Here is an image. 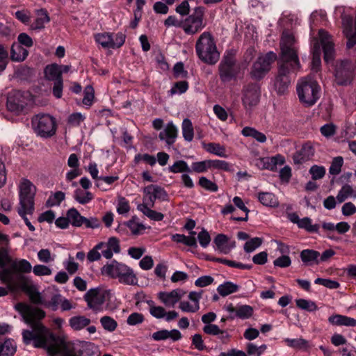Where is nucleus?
<instances>
[{"label":"nucleus","instance_id":"obj_1","mask_svg":"<svg viewBox=\"0 0 356 356\" xmlns=\"http://www.w3.org/2000/svg\"><path fill=\"white\" fill-rule=\"evenodd\" d=\"M15 308L22 316L24 322L31 327L30 329L22 330L24 344L33 343L35 348L46 349L51 356L83 355V351L77 348L74 343L66 341L63 337L55 335L40 322L45 316L42 309L24 302L16 304Z\"/></svg>","mask_w":356,"mask_h":356},{"label":"nucleus","instance_id":"obj_2","mask_svg":"<svg viewBox=\"0 0 356 356\" xmlns=\"http://www.w3.org/2000/svg\"><path fill=\"white\" fill-rule=\"evenodd\" d=\"M0 242L2 245H7L8 243V236L0 233ZM10 264L13 270L28 273L31 271L32 266L29 261L26 259H19L12 261L7 249L1 245L0 247V280L6 284H10L13 282V273L11 269L6 268V266Z\"/></svg>","mask_w":356,"mask_h":356},{"label":"nucleus","instance_id":"obj_3","mask_svg":"<svg viewBox=\"0 0 356 356\" xmlns=\"http://www.w3.org/2000/svg\"><path fill=\"white\" fill-rule=\"evenodd\" d=\"M318 37L321 44L316 40L312 47V70L314 72L318 71L321 63V44L323 46L325 61L329 62L332 60L334 55V43L331 35L325 31L320 29L318 31Z\"/></svg>","mask_w":356,"mask_h":356},{"label":"nucleus","instance_id":"obj_4","mask_svg":"<svg viewBox=\"0 0 356 356\" xmlns=\"http://www.w3.org/2000/svg\"><path fill=\"white\" fill-rule=\"evenodd\" d=\"M195 51L198 58L205 63L216 64L220 58L216 42L209 32L202 33L197 39Z\"/></svg>","mask_w":356,"mask_h":356},{"label":"nucleus","instance_id":"obj_5","mask_svg":"<svg viewBox=\"0 0 356 356\" xmlns=\"http://www.w3.org/2000/svg\"><path fill=\"white\" fill-rule=\"evenodd\" d=\"M101 273L103 275L118 279L120 283L124 284L136 285L138 283V278L134 270L128 266L116 260L103 266Z\"/></svg>","mask_w":356,"mask_h":356},{"label":"nucleus","instance_id":"obj_6","mask_svg":"<svg viewBox=\"0 0 356 356\" xmlns=\"http://www.w3.org/2000/svg\"><path fill=\"white\" fill-rule=\"evenodd\" d=\"M297 93L302 104L313 106L321 95V88L316 81L310 76L301 79L297 84Z\"/></svg>","mask_w":356,"mask_h":356},{"label":"nucleus","instance_id":"obj_7","mask_svg":"<svg viewBox=\"0 0 356 356\" xmlns=\"http://www.w3.org/2000/svg\"><path fill=\"white\" fill-rule=\"evenodd\" d=\"M280 58L278 62L293 64L300 66L298 55V47L293 34L284 31L280 40Z\"/></svg>","mask_w":356,"mask_h":356},{"label":"nucleus","instance_id":"obj_8","mask_svg":"<svg viewBox=\"0 0 356 356\" xmlns=\"http://www.w3.org/2000/svg\"><path fill=\"white\" fill-rule=\"evenodd\" d=\"M239 72L236 54L233 50L226 51L218 65V74L222 82H229L235 79Z\"/></svg>","mask_w":356,"mask_h":356},{"label":"nucleus","instance_id":"obj_9","mask_svg":"<svg viewBox=\"0 0 356 356\" xmlns=\"http://www.w3.org/2000/svg\"><path fill=\"white\" fill-rule=\"evenodd\" d=\"M278 72L274 81V88L280 95L284 94L287 90L290 83V76L296 74L300 68V66H294L293 64L278 62Z\"/></svg>","mask_w":356,"mask_h":356},{"label":"nucleus","instance_id":"obj_10","mask_svg":"<svg viewBox=\"0 0 356 356\" xmlns=\"http://www.w3.org/2000/svg\"><path fill=\"white\" fill-rule=\"evenodd\" d=\"M32 126L38 135L49 138L55 134L56 124L55 119L47 114H38L32 119Z\"/></svg>","mask_w":356,"mask_h":356},{"label":"nucleus","instance_id":"obj_11","mask_svg":"<svg viewBox=\"0 0 356 356\" xmlns=\"http://www.w3.org/2000/svg\"><path fill=\"white\" fill-rule=\"evenodd\" d=\"M109 291L102 288H93L89 289L84 295L83 299L87 302L88 307L99 312L102 311L103 305L109 298Z\"/></svg>","mask_w":356,"mask_h":356},{"label":"nucleus","instance_id":"obj_12","mask_svg":"<svg viewBox=\"0 0 356 356\" xmlns=\"http://www.w3.org/2000/svg\"><path fill=\"white\" fill-rule=\"evenodd\" d=\"M277 59V55L270 51L259 56L253 64L250 72L251 76L255 80L261 79L270 70L271 64Z\"/></svg>","mask_w":356,"mask_h":356},{"label":"nucleus","instance_id":"obj_13","mask_svg":"<svg viewBox=\"0 0 356 356\" xmlns=\"http://www.w3.org/2000/svg\"><path fill=\"white\" fill-rule=\"evenodd\" d=\"M35 193V187L28 179H24L19 186V209H25L29 212H33Z\"/></svg>","mask_w":356,"mask_h":356},{"label":"nucleus","instance_id":"obj_14","mask_svg":"<svg viewBox=\"0 0 356 356\" xmlns=\"http://www.w3.org/2000/svg\"><path fill=\"white\" fill-rule=\"evenodd\" d=\"M125 38V35L121 32L115 34L104 32L95 35V42L104 49L119 48L124 43Z\"/></svg>","mask_w":356,"mask_h":356},{"label":"nucleus","instance_id":"obj_15","mask_svg":"<svg viewBox=\"0 0 356 356\" xmlns=\"http://www.w3.org/2000/svg\"><path fill=\"white\" fill-rule=\"evenodd\" d=\"M204 10L198 7L187 18L183 20L182 29L186 34L193 35L200 31L204 27Z\"/></svg>","mask_w":356,"mask_h":356},{"label":"nucleus","instance_id":"obj_16","mask_svg":"<svg viewBox=\"0 0 356 356\" xmlns=\"http://www.w3.org/2000/svg\"><path fill=\"white\" fill-rule=\"evenodd\" d=\"M143 202L150 207H154L156 200L161 201L168 200V193L163 188L154 184H150L143 189Z\"/></svg>","mask_w":356,"mask_h":356},{"label":"nucleus","instance_id":"obj_17","mask_svg":"<svg viewBox=\"0 0 356 356\" xmlns=\"http://www.w3.org/2000/svg\"><path fill=\"white\" fill-rule=\"evenodd\" d=\"M259 88L256 84H248L243 87L242 102L246 110H251L259 102Z\"/></svg>","mask_w":356,"mask_h":356},{"label":"nucleus","instance_id":"obj_18","mask_svg":"<svg viewBox=\"0 0 356 356\" xmlns=\"http://www.w3.org/2000/svg\"><path fill=\"white\" fill-rule=\"evenodd\" d=\"M186 291L176 289L170 292H159L158 298L167 307H173L185 296Z\"/></svg>","mask_w":356,"mask_h":356},{"label":"nucleus","instance_id":"obj_19","mask_svg":"<svg viewBox=\"0 0 356 356\" xmlns=\"http://www.w3.org/2000/svg\"><path fill=\"white\" fill-rule=\"evenodd\" d=\"M285 159L283 156L277 154L270 157L260 158L257 161L256 165L260 169H266L275 171L277 165H283Z\"/></svg>","mask_w":356,"mask_h":356},{"label":"nucleus","instance_id":"obj_20","mask_svg":"<svg viewBox=\"0 0 356 356\" xmlns=\"http://www.w3.org/2000/svg\"><path fill=\"white\" fill-rule=\"evenodd\" d=\"M178 130L172 122H168L159 134L161 140H164L168 146L173 145L177 137Z\"/></svg>","mask_w":356,"mask_h":356},{"label":"nucleus","instance_id":"obj_21","mask_svg":"<svg viewBox=\"0 0 356 356\" xmlns=\"http://www.w3.org/2000/svg\"><path fill=\"white\" fill-rule=\"evenodd\" d=\"M214 243L217 250L223 254H228L235 247V241H229L228 237L222 234L216 236Z\"/></svg>","mask_w":356,"mask_h":356},{"label":"nucleus","instance_id":"obj_22","mask_svg":"<svg viewBox=\"0 0 356 356\" xmlns=\"http://www.w3.org/2000/svg\"><path fill=\"white\" fill-rule=\"evenodd\" d=\"M328 322L335 326L354 327L356 325V319L341 314H334L328 318Z\"/></svg>","mask_w":356,"mask_h":356},{"label":"nucleus","instance_id":"obj_23","mask_svg":"<svg viewBox=\"0 0 356 356\" xmlns=\"http://www.w3.org/2000/svg\"><path fill=\"white\" fill-rule=\"evenodd\" d=\"M314 154V149L309 144L304 145L301 149L295 154L293 159L295 163H302L309 160Z\"/></svg>","mask_w":356,"mask_h":356},{"label":"nucleus","instance_id":"obj_24","mask_svg":"<svg viewBox=\"0 0 356 356\" xmlns=\"http://www.w3.org/2000/svg\"><path fill=\"white\" fill-rule=\"evenodd\" d=\"M21 94L19 92H15L10 95L7 99V108L9 111L19 113L24 108V103L19 99Z\"/></svg>","mask_w":356,"mask_h":356},{"label":"nucleus","instance_id":"obj_25","mask_svg":"<svg viewBox=\"0 0 356 356\" xmlns=\"http://www.w3.org/2000/svg\"><path fill=\"white\" fill-rule=\"evenodd\" d=\"M137 209L150 220L154 221H161L164 218L163 213L151 209L150 207L146 203L138 204Z\"/></svg>","mask_w":356,"mask_h":356},{"label":"nucleus","instance_id":"obj_26","mask_svg":"<svg viewBox=\"0 0 356 356\" xmlns=\"http://www.w3.org/2000/svg\"><path fill=\"white\" fill-rule=\"evenodd\" d=\"M259 201L266 207H275L279 204V202L276 196L269 192H261L257 195Z\"/></svg>","mask_w":356,"mask_h":356},{"label":"nucleus","instance_id":"obj_27","mask_svg":"<svg viewBox=\"0 0 356 356\" xmlns=\"http://www.w3.org/2000/svg\"><path fill=\"white\" fill-rule=\"evenodd\" d=\"M17 350L16 343L8 339L3 343L0 342V356H14Z\"/></svg>","mask_w":356,"mask_h":356},{"label":"nucleus","instance_id":"obj_28","mask_svg":"<svg viewBox=\"0 0 356 356\" xmlns=\"http://www.w3.org/2000/svg\"><path fill=\"white\" fill-rule=\"evenodd\" d=\"M90 319L84 316H76L70 318L69 324L74 330H81L88 326L90 323Z\"/></svg>","mask_w":356,"mask_h":356},{"label":"nucleus","instance_id":"obj_29","mask_svg":"<svg viewBox=\"0 0 356 356\" xmlns=\"http://www.w3.org/2000/svg\"><path fill=\"white\" fill-rule=\"evenodd\" d=\"M348 197L356 199V190L350 185L345 184L338 192L336 199L339 203H342Z\"/></svg>","mask_w":356,"mask_h":356},{"label":"nucleus","instance_id":"obj_30","mask_svg":"<svg viewBox=\"0 0 356 356\" xmlns=\"http://www.w3.org/2000/svg\"><path fill=\"white\" fill-rule=\"evenodd\" d=\"M239 286L232 282H225L217 288L218 293L222 297L227 296L239 290Z\"/></svg>","mask_w":356,"mask_h":356},{"label":"nucleus","instance_id":"obj_31","mask_svg":"<svg viewBox=\"0 0 356 356\" xmlns=\"http://www.w3.org/2000/svg\"><path fill=\"white\" fill-rule=\"evenodd\" d=\"M44 74L45 77L51 81H57L63 79L60 76V67L56 64L47 65L44 70Z\"/></svg>","mask_w":356,"mask_h":356},{"label":"nucleus","instance_id":"obj_32","mask_svg":"<svg viewBox=\"0 0 356 356\" xmlns=\"http://www.w3.org/2000/svg\"><path fill=\"white\" fill-rule=\"evenodd\" d=\"M241 134L245 137H251L261 143L266 141V136L265 134L252 127H244L241 131Z\"/></svg>","mask_w":356,"mask_h":356},{"label":"nucleus","instance_id":"obj_33","mask_svg":"<svg viewBox=\"0 0 356 356\" xmlns=\"http://www.w3.org/2000/svg\"><path fill=\"white\" fill-rule=\"evenodd\" d=\"M284 341L288 346L298 350H306L309 347L308 341L302 338H286L284 339Z\"/></svg>","mask_w":356,"mask_h":356},{"label":"nucleus","instance_id":"obj_34","mask_svg":"<svg viewBox=\"0 0 356 356\" xmlns=\"http://www.w3.org/2000/svg\"><path fill=\"white\" fill-rule=\"evenodd\" d=\"M319 257L320 253L313 250H304L300 253L302 261L307 264H311L312 263L318 264L319 262L318 260Z\"/></svg>","mask_w":356,"mask_h":356},{"label":"nucleus","instance_id":"obj_35","mask_svg":"<svg viewBox=\"0 0 356 356\" xmlns=\"http://www.w3.org/2000/svg\"><path fill=\"white\" fill-rule=\"evenodd\" d=\"M49 22V17L46 11L41 10L38 12L35 21L31 24V29L33 30L42 29L44 24Z\"/></svg>","mask_w":356,"mask_h":356},{"label":"nucleus","instance_id":"obj_36","mask_svg":"<svg viewBox=\"0 0 356 356\" xmlns=\"http://www.w3.org/2000/svg\"><path fill=\"white\" fill-rule=\"evenodd\" d=\"M253 314V308L247 305H238L236 314L229 316V318L234 319L235 317H238L241 319H247L250 318Z\"/></svg>","mask_w":356,"mask_h":356},{"label":"nucleus","instance_id":"obj_37","mask_svg":"<svg viewBox=\"0 0 356 356\" xmlns=\"http://www.w3.org/2000/svg\"><path fill=\"white\" fill-rule=\"evenodd\" d=\"M182 135L185 140L191 142L194 137V129L191 121L184 119L181 124Z\"/></svg>","mask_w":356,"mask_h":356},{"label":"nucleus","instance_id":"obj_38","mask_svg":"<svg viewBox=\"0 0 356 356\" xmlns=\"http://www.w3.org/2000/svg\"><path fill=\"white\" fill-rule=\"evenodd\" d=\"M29 51L22 46L13 45L11 49V58L15 61H23L26 59Z\"/></svg>","mask_w":356,"mask_h":356},{"label":"nucleus","instance_id":"obj_39","mask_svg":"<svg viewBox=\"0 0 356 356\" xmlns=\"http://www.w3.org/2000/svg\"><path fill=\"white\" fill-rule=\"evenodd\" d=\"M205 149L213 154L226 158V149L224 146L216 143H209L205 145Z\"/></svg>","mask_w":356,"mask_h":356},{"label":"nucleus","instance_id":"obj_40","mask_svg":"<svg viewBox=\"0 0 356 356\" xmlns=\"http://www.w3.org/2000/svg\"><path fill=\"white\" fill-rule=\"evenodd\" d=\"M74 197L79 203L86 204L90 202L94 198V196L89 191L78 188L74 191Z\"/></svg>","mask_w":356,"mask_h":356},{"label":"nucleus","instance_id":"obj_41","mask_svg":"<svg viewBox=\"0 0 356 356\" xmlns=\"http://www.w3.org/2000/svg\"><path fill=\"white\" fill-rule=\"evenodd\" d=\"M172 238L173 241L184 243L190 247L196 248L197 246L196 238L193 236H187L184 234H176L172 236Z\"/></svg>","mask_w":356,"mask_h":356},{"label":"nucleus","instance_id":"obj_42","mask_svg":"<svg viewBox=\"0 0 356 356\" xmlns=\"http://www.w3.org/2000/svg\"><path fill=\"white\" fill-rule=\"evenodd\" d=\"M70 223L75 227L83 225V216H81L79 211L75 209H70L67 213Z\"/></svg>","mask_w":356,"mask_h":356},{"label":"nucleus","instance_id":"obj_43","mask_svg":"<svg viewBox=\"0 0 356 356\" xmlns=\"http://www.w3.org/2000/svg\"><path fill=\"white\" fill-rule=\"evenodd\" d=\"M210 161V169H215L218 170H222L225 172L232 171V165L222 160H209Z\"/></svg>","mask_w":356,"mask_h":356},{"label":"nucleus","instance_id":"obj_44","mask_svg":"<svg viewBox=\"0 0 356 356\" xmlns=\"http://www.w3.org/2000/svg\"><path fill=\"white\" fill-rule=\"evenodd\" d=\"M233 202L236 207L244 211L245 217H233L232 219L236 221H247L248 219V213L250 210L245 207L242 199L240 197L236 196L233 198Z\"/></svg>","mask_w":356,"mask_h":356},{"label":"nucleus","instance_id":"obj_45","mask_svg":"<svg viewBox=\"0 0 356 356\" xmlns=\"http://www.w3.org/2000/svg\"><path fill=\"white\" fill-rule=\"evenodd\" d=\"M169 171L172 173L191 172V168L187 163L183 160H179L168 168Z\"/></svg>","mask_w":356,"mask_h":356},{"label":"nucleus","instance_id":"obj_46","mask_svg":"<svg viewBox=\"0 0 356 356\" xmlns=\"http://www.w3.org/2000/svg\"><path fill=\"white\" fill-rule=\"evenodd\" d=\"M147 302L149 306V313L153 317L158 319L164 318L165 309L163 307L156 306L152 300H149Z\"/></svg>","mask_w":356,"mask_h":356},{"label":"nucleus","instance_id":"obj_47","mask_svg":"<svg viewBox=\"0 0 356 356\" xmlns=\"http://www.w3.org/2000/svg\"><path fill=\"white\" fill-rule=\"evenodd\" d=\"M100 323L104 329L108 332H113L118 327L117 321L108 316H102Z\"/></svg>","mask_w":356,"mask_h":356},{"label":"nucleus","instance_id":"obj_48","mask_svg":"<svg viewBox=\"0 0 356 356\" xmlns=\"http://www.w3.org/2000/svg\"><path fill=\"white\" fill-rule=\"evenodd\" d=\"M191 170L196 173H202L210 169V161L204 160L198 162H193L191 164Z\"/></svg>","mask_w":356,"mask_h":356},{"label":"nucleus","instance_id":"obj_49","mask_svg":"<svg viewBox=\"0 0 356 356\" xmlns=\"http://www.w3.org/2000/svg\"><path fill=\"white\" fill-rule=\"evenodd\" d=\"M212 260L218 263L224 264L228 266L239 269H250L252 267L251 265L243 264L240 262H236L235 261L228 260L222 258H213Z\"/></svg>","mask_w":356,"mask_h":356},{"label":"nucleus","instance_id":"obj_50","mask_svg":"<svg viewBox=\"0 0 356 356\" xmlns=\"http://www.w3.org/2000/svg\"><path fill=\"white\" fill-rule=\"evenodd\" d=\"M188 88V83L186 81H181L176 82L168 92L171 96L176 94H183L187 91Z\"/></svg>","mask_w":356,"mask_h":356},{"label":"nucleus","instance_id":"obj_51","mask_svg":"<svg viewBox=\"0 0 356 356\" xmlns=\"http://www.w3.org/2000/svg\"><path fill=\"white\" fill-rule=\"evenodd\" d=\"M298 227L309 232H318L319 229V225L317 224L312 225V219L308 217L302 218Z\"/></svg>","mask_w":356,"mask_h":356},{"label":"nucleus","instance_id":"obj_52","mask_svg":"<svg viewBox=\"0 0 356 356\" xmlns=\"http://www.w3.org/2000/svg\"><path fill=\"white\" fill-rule=\"evenodd\" d=\"M296 302L298 307L308 312H314L318 309L316 303L312 300L301 298L296 300Z\"/></svg>","mask_w":356,"mask_h":356},{"label":"nucleus","instance_id":"obj_53","mask_svg":"<svg viewBox=\"0 0 356 356\" xmlns=\"http://www.w3.org/2000/svg\"><path fill=\"white\" fill-rule=\"evenodd\" d=\"M198 184L202 188L209 191L216 192L218 190L217 184L205 177H201Z\"/></svg>","mask_w":356,"mask_h":356},{"label":"nucleus","instance_id":"obj_54","mask_svg":"<svg viewBox=\"0 0 356 356\" xmlns=\"http://www.w3.org/2000/svg\"><path fill=\"white\" fill-rule=\"evenodd\" d=\"M130 210L129 202L124 197H118L117 212L119 214H127Z\"/></svg>","mask_w":356,"mask_h":356},{"label":"nucleus","instance_id":"obj_55","mask_svg":"<svg viewBox=\"0 0 356 356\" xmlns=\"http://www.w3.org/2000/svg\"><path fill=\"white\" fill-rule=\"evenodd\" d=\"M262 243V239L254 237L248 241L244 245V250L246 252H252L259 248Z\"/></svg>","mask_w":356,"mask_h":356},{"label":"nucleus","instance_id":"obj_56","mask_svg":"<svg viewBox=\"0 0 356 356\" xmlns=\"http://www.w3.org/2000/svg\"><path fill=\"white\" fill-rule=\"evenodd\" d=\"M179 308L184 312L195 313L200 309V304H191L188 301H180Z\"/></svg>","mask_w":356,"mask_h":356},{"label":"nucleus","instance_id":"obj_57","mask_svg":"<svg viewBox=\"0 0 356 356\" xmlns=\"http://www.w3.org/2000/svg\"><path fill=\"white\" fill-rule=\"evenodd\" d=\"M343 32L345 35H348L353 31V17L350 15H342Z\"/></svg>","mask_w":356,"mask_h":356},{"label":"nucleus","instance_id":"obj_58","mask_svg":"<svg viewBox=\"0 0 356 356\" xmlns=\"http://www.w3.org/2000/svg\"><path fill=\"white\" fill-rule=\"evenodd\" d=\"M63 266L69 274H74L79 269V264L74 261V259L71 255L63 262Z\"/></svg>","mask_w":356,"mask_h":356},{"label":"nucleus","instance_id":"obj_59","mask_svg":"<svg viewBox=\"0 0 356 356\" xmlns=\"http://www.w3.org/2000/svg\"><path fill=\"white\" fill-rule=\"evenodd\" d=\"M343 161L341 156L335 157L330 167L329 172L331 175H337L341 172Z\"/></svg>","mask_w":356,"mask_h":356},{"label":"nucleus","instance_id":"obj_60","mask_svg":"<svg viewBox=\"0 0 356 356\" xmlns=\"http://www.w3.org/2000/svg\"><path fill=\"white\" fill-rule=\"evenodd\" d=\"M266 345L263 344L257 346L254 343H250L247 346V353L249 355L260 356L266 349Z\"/></svg>","mask_w":356,"mask_h":356},{"label":"nucleus","instance_id":"obj_61","mask_svg":"<svg viewBox=\"0 0 356 356\" xmlns=\"http://www.w3.org/2000/svg\"><path fill=\"white\" fill-rule=\"evenodd\" d=\"M309 173L312 175L313 179H320L325 176V168L323 166L314 165L309 169Z\"/></svg>","mask_w":356,"mask_h":356},{"label":"nucleus","instance_id":"obj_62","mask_svg":"<svg viewBox=\"0 0 356 356\" xmlns=\"http://www.w3.org/2000/svg\"><path fill=\"white\" fill-rule=\"evenodd\" d=\"M314 283L323 285L330 289H336L339 287V283L338 282L330 279L317 278L315 280Z\"/></svg>","mask_w":356,"mask_h":356},{"label":"nucleus","instance_id":"obj_63","mask_svg":"<svg viewBox=\"0 0 356 356\" xmlns=\"http://www.w3.org/2000/svg\"><path fill=\"white\" fill-rule=\"evenodd\" d=\"M102 245L97 244L92 249H91L87 254V259L90 262L99 261L101 259L102 254L99 252L101 246Z\"/></svg>","mask_w":356,"mask_h":356},{"label":"nucleus","instance_id":"obj_64","mask_svg":"<svg viewBox=\"0 0 356 356\" xmlns=\"http://www.w3.org/2000/svg\"><path fill=\"white\" fill-rule=\"evenodd\" d=\"M127 226L129 227L131 232L134 235L139 234L142 230L145 229V226L143 224L136 221L135 220H129L127 222Z\"/></svg>","mask_w":356,"mask_h":356}]
</instances>
